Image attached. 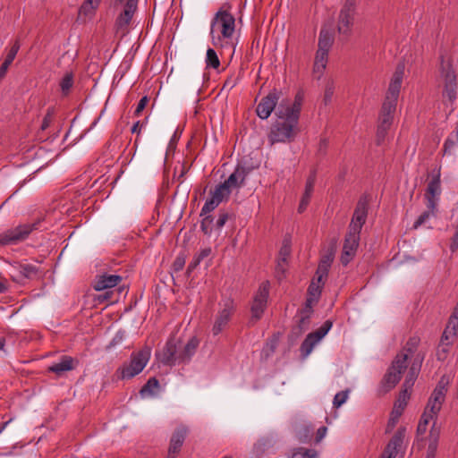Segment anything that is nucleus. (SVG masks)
<instances>
[{
    "label": "nucleus",
    "instance_id": "obj_2",
    "mask_svg": "<svg viewBox=\"0 0 458 458\" xmlns=\"http://www.w3.org/2000/svg\"><path fill=\"white\" fill-rule=\"evenodd\" d=\"M199 345V340L197 336L191 337L184 345L180 338L171 336L162 351L157 353V359L163 365L169 367L187 364L196 353Z\"/></svg>",
    "mask_w": 458,
    "mask_h": 458
},
{
    "label": "nucleus",
    "instance_id": "obj_12",
    "mask_svg": "<svg viewBox=\"0 0 458 458\" xmlns=\"http://www.w3.org/2000/svg\"><path fill=\"white\" fill-rule=\"evenodd\" d=\"M360 231H353L350 227H348V233H346L344 238L343 252L341 255V262L344 266L348 265V263L355 256L360 242Z\"/></svg>",
    "mask_w": 458,
    "mask_h": 458
},
{
    "label": "nucleus",
    "instance_id": "obj_44",
    "mask_svg": "<svg viewBox=\"0 0 458 458\" xmlns=\"http://www.w3.org/2000/svg\"><path fill=\"white\" fill-rule=\"evenodd\" d=\"M328 57V52L318 49L316 53L315 62L316 66L321 65V69L325 70Z\"/></svg>",
    "mask_w": 458,
    "mask_h": 458
},
{
    "label": "nucleus",
    "instance_id": "obj_38",
    "mask_svg": "<svg viewBox=\"0 0 458 458\" xmlns=\"http://www.w3.org/2000/svg\"><path fill=\"white\" fill-rule=\"evenodd\" d=\"M322 292V285L317 284L315 279L311 280L310 284L308 287V297L314 298V301H318Z\"/></svg>",
    "mask_w": 458,
    "mask_h": 458
},
{
    "label": "nucleus",
    "instance_id": "obj_23",
    "mask_svg": "<svg viewBox=\"0 0 458 458\" xmlns=\"http://www.w3.org/2000/svg\"><path fill=\"white\" fill-rule=\"evenodd\" d=\"M447 385H448V380L445 379V377H442L440 378V380L438 381L437 386L433 390L429 399H431L432 401H436L437 403H438L442 405L445 399V394L447 392V388H446Z\"/></svg>",
    "mask_w": 458,
    "mask_h": 458
},
{
    "label": "nucleus",
    "instance_id": "obj_41",
    "mask_svg": "<svg viewBox=\"0 0 458 458\" xmlns=\"http://www.w3.org/2000/svg\"><path fill=\"white\" fill-rule=\"evenodd\" d=\"M397 100L394 98H388L386 97L385 101L381 107L382 113H387L394 114L396 109Z\"/></svg>",
    "mask_w": 458,
    "mask_h": 458
},
{
    "label": "nucleus",
    "instance_id": "obj_54",
    "mask_svg": "<svg viewBox=\"0 0 458 458\" xmlns=\"http://www.w3.org/2000/svg\"><path fill=\"white\" fill-rule=\"evenodd\" d=\"M449 346L443 344H439L437 350V358L438 360H445L447 357V353L449 352Z\"/></svg>",
    "mask_w": 458,
    "mask_h": 458
},
{
    "label": "nucleus",
    "instance_id": "obj_55",
    "mask_svg": "<svg viewBox=\"0 0 458 458\" xmlns=\"http://www.w3.org/2000/svg\"><path fill=\"white\" fill-rule=\"evenodd\" d=\"M228 218H229V214L225 211L220 210L219 216L215 224V227L218 230L221 229L225 225Z\"/></svg>",
    "mask_w": 458,
    "mask_h": 458
},
{
    "label": "nucleus",
    "instance_id": "obj_6",
    "mask_svg": "<svg viewBox=\"0 0 458 458\" xmlns=\"http://www.w3.org/2000/svg\"><path fill=\"white\" fill-rule=\"evenodd\" d=\"M150 354L151 349L148 346L138 352H133L131 354L130 362L123 364L116 370L118 378L122 380L131 379L140 374L149 360Z\"/></svg>",
    "mask_w": 458,
    "mask_h": 458
},
{
    "label": "nucleus",
    "instance_id": "obj_39",
    "mask_svg": "<svg viewBox=\"0 0 458 458\" xmlns=\"http://www.w3.org/2000/svg\"><path fill=\"white\" fill-rule=\"evenodd\" d=\"M204 218L201 220L200 228L204 234L209 235L212 232V225L214 223V217L211 215L203 216Z\"/></svg>",
    "mask_w": 458,
    "mask_h": 458
},
{
    "label": "nucleus",
    "instance_id": "obj_50",
    "mask_svg": "<svg viewBox=\"0 0 458 458\" xmlns=\"http://www.w3.org/2000/svg\"><path fill=\"white\" fill-rule=\"evenodd\" d=\"M348 398V391H341L337 393L333 401V404L335 408L340 407L342 404H344Z\"/></svg>",
    "mask_w": 458,
    "mask_h": 458
},
{
    "label": "nucleus",
    "instance_id": "obj_10",
    "mask_svg": "<svg viewBox=\"0 0 458 458\" xmlns=\"http://www.w3.org/2000/svg\"><path fill=\"white\" fill-rule=\"evenodd\" d=\"M268 294L269 283L265 282L259 287V290L256 295L254 296L250 308L251 318L250 320V323L254 324L261 318L267 307Z\"/></svg>",
    "mask_w": 458,
    "mask_h": 458
},
{
    "label": "nucleus",
    "instance_id": "obj_16",
    "mask_svg": "<svg viewBox=\"0 0 458 458\" xmlns=\"http://www.w3.org/2000/svg\"><path fill=\"white\" fill-rule=\"evenodd\" d=\"M404 74V64H399L392 76L389 87L386 92V98L398 100L400 89L403 83Z\"/></svg>",
    "mask_w": 458,
    "mask_h": 458
},
{
    "label": "nucleus",
    "instance_id": "obj_45",
    "mask_svg": "<svg viewBox=\"0 0 458 458\" xmlns=\"http://www.w3.org/2000/svg\"><path fill=\"white\" fill-rule=\"evenodd\" d=\"M452 326L447 325L440 339V343L445 345H451L455 337H452Z\"/></svg>",
    "mask_w": 458,
    "mask_h": 458
},
{
    "label": "nucleus",
    "instance_id": "obj_47",
    "mask_svg": "<svg viewBox=\"0 0 458 458\" xmlns=\"http://www.w3.org/2000/svg\"><path fill=\"white\" fill-rule=\"evenodd\" d=\"M442 405L436 401H432L428 399L425 411L428 412V414H433V417L437 418V415L440 411Z\"/></svg>",
    "mask_w": 458,
    "mask_h": 458
},
{
    "label": "nucleus",
    "instance_id": "obj_25",
    "mask_svg": "<svg viewBox=\"0 0 458 458\" xmlns=\"http://www.w3.org/2000/svg\"><path fill=\"white\" fill-rule=\"evenodd\" d=\"M334 43V35L333 33L326 29H322L319 33L318 38V49L323 51L329 52L332 45Z\"/></svg>",
    "mask_w": 458,
    "mask_h": 458
},
{
    "label": "nucleus",
    "instance_id": "obj_31",
    "mask_svg": "<svg viewBox=\"0 0 458 458\" xmlns=\"http://www.w3.org/2000/svg\"><path fill=\"white\" fill-rule=\"evenodd\" d=\"M206 64L208 68L218 69L220 66V60L215 49L208 48L206 55Z\"/></svg>",
    "mask_w": 458,
    "mask_h": 458
},
{
    "label": "nucleus",
    "instance_id": "obj_17",
    "mask_svg": "<svg viewBox=\"0 0 458 458\" xmlns=\"http://www.w3.org/2000/svg\"><path fill=\"white\" fill-rule=\"evenodd\" d=\"M186 435L187 428L185 427H179L174 430L170 439L166 458H176L186 438Z\"/></svg>",
    "mask_w": 458,
    "mask_h": 458
},
{
    "label": "nucleus",
    "instance_id": "obj_24",
    "mask_svg": "<svg viewBox=\"0 0 458 458\" xmlns=\"http://www.w3.org/2000/svg\"><path fill=\"white\" fill-rule=\"evenodd\" d=\"M19 276L26 279H34L38 276V267L29 263H21L17 267Z\"/></svg>",
    "mask_w": 458,
    "mask_h": 458
},
{
    "label": "nucleus",
    "instance_id": "obj_26",
    "mask_svg": "<svg viewBox=\"0 0 458 458\" xmlns=\"http://www.w3.org/2000/svg\"><path fill=\"white\" fill-rule=\"evenodd\" d=\"M411 392L407 391V389H403L400 391L398 398L394 403V407L393 410V413H395L396 417L402 415L403 411L407 405V401L410 399Z\"/></svg>",
    "mask_w": 458,
    "mask_h": 458
},
{
    "label": "nucleus",
    "instance_id": "obj_15",
    "mask_svg": "<svg viewBox=\"0 0 458 458\" xmlns=\"http://www.w3.org/2000/svg\"><path fill=\"white\" fill-rule=\"evenodd\" d=\"M234 311V304L232 299H226L224 301L223 309L218 312L212 327L214 335H217L228 324L231 316Z\"/></svg>",
    "mask_w": 458,
    "mask_h": 458
},
{
    "label": "nucleus",
    "instance_id": "obj_52",
    "mask_svg": "<svg viewBox=\"0 0 458 458\" xmlns=\"http://www.w3.org/2000/svg\"><path fill=\"white\" fill-rule=\"evenodd\" d=\"M394 114L380 112L379 124L386 128H390L393 122Z\"/></svg>",
    "mask_w": 458,
    "mask_h": 458
},
{
    "label": "nucleus",
    "instance_id": "obj_28",
    "mask_svg": "<svg viewBox=\"0 0 458 458\" xmlns=\"http://www.w3.org/2000/svg\"><path fill=\"white\" fill-rule=\"evenodd\" d=\"M159 389V382L158 380L153 377H150L147 383L141 387L140 390V394L142 397L145 396H152L156 394V392Z\"/></svg>",
    "mask_w": 458,
    "mask_h": 458
},
{
    "label": "nucleus",
    "instance_id": "obj_34",
    "mask_svg": "<svg viewBox=\"0 0 458 458\" xmlns=\"http://www.w3.org/2000/svg\"><path fill=\"white\" fill-rule=\"evenodd\" d=\"M287 267V261H284V259H277V263L275 269V276L278 281H282L285 278Z\"/></svg>",
    "mask_w": 458,
    "mask_h": 458
},
{
    "label": "nucleus",
    "instance_id": "obj_11",
    "mask_svg": "<svg viewBox=\"0 0 458 458\" xmlns=\"http://www.w3.org/2000/svg\"><path fill=\"white\" fill-rule=\"evenodd\" d=\"M281 96V90H278L276 88L270 90L267 96L261 98L260 102L257 106V115L262 120L267 119L275 110Z\"/></svg>",
    "mask_w": 458,
    "mask_h": 458
},
{
    "label": "nucleus",
    "instance_id": "obj_1",
    "mask_svg": "<svg viewBox=\"0 0 458 458\" xmlns=\"http://www.w3.org/2000/svg\"><path fill=\"white\" fill-rule=\"evenodd\" d=\"M231 4H224L215 13L210 23L211 43L216 48L233 47L235 18L230 13Z\"/></svg>",
    "mask_w": 458,
    "mask_h": 458
},
{
    "label": "nucleus",
    "instance_id": "obj_46",
    "mask_svg": "<svg viewBox=\"0 0 458 458\" xmlns=\"http://www.w3.org/2000/svg\"><path fill=\"white\" fill-rule=\"evenodd\" d=\"M315 182H316V171H312L306 181L305 191L303 194H305L307 196H311L313 190H314Z\"/></svg>",
    "mask_w": 458,
    "mask_h": 458
},
{
    "label": "nucleus",
    "instance_id": "obj_42",
    "mask_svg": "<svg viewBox=\"0 0 458 458\" xmlns=\"http://www.w3.org/2000/svg\"><path fill=\"white\" fill-rule=\"evenodd\" d=\"M220 203L213 197L208 199L201 208L200 216H206L218 207Z\"/></svg>",
    "mask_w": 458,
    "mask_h": 458
},
{
    "label": "nucleus",
    "instance_id": "obj_64",
    "mask_svg": "<svg viewBox=\"0 0 458 458\" xmlns=\"http://www.w3.org/2000/svg\"><path fill=\"white\" fill-rule=\"evenodd\" d=\"M437 443H438L437 441L429 440L426 456H430L431 458H435L437 448Z\"/></svg>",
    "mask_w": 458,
    "mask_h": 458
},
{
    "label": "nucleus",
    "instance_id": "obj_59",
    "mask_svg": "<svg viewBox=\"0 0 458 458\" xmlns=\"http://www.w3.org/2000/svg\"><path fill=\"white\" fill-rule=\"evenodd\" d=\"M388 130H389V128L380 126V125L377 126V140H376L377 145H380L384 141Z\"/></svg>",
    "mask_w": 458,
    "mask_h": 458
},
{
    "label": "nucleus",
    "instance_id": "obj_43",
    "mask_svg": "<svg viewBox=\"0 0 458 458\" xmlns=\"http://www.w3.org/2000/svg\"><path fill=\"white\" fill-rule=\"evenodd\" d=\"M452 326L453 335L452 337H456L458 333V307H455L449 318L448 324Z\"/></svg>",
    "mask_w": 458,
    "mask_h": 458
},
{
    "label": "nucleus",
    "instance_id": "obj_13",
    "mask_svg": "<svg viewBox=\"0 0 458 458\" xmlns=\"http://www.w3.org/2000/svg\"><path fill=\"white\" fill-rule=\"evenodd\" d=\"M369 204V197L368 195L364 194L360 197L354 208L351 223L348 227H350L353 231H361L362 226L365 225L367 220Z\"/></svg>",
    "mask_w": 458,
    "mask_h": 458
},
{
    "label": "nucleus",
    "instance_id": "obj_5",
    "mask_svg": "<svg viewBox=\"0 0 458 458\" xmlns=\"http://www.w3.org/2000/svg\"><path fill=\"white\" fill-rule=\"evenodd\" d=\"M284 114L285 113H283L282 110L276 109V115L277 119L272 124L271 131L268 135V140L271 144L277 142H291L299 132V121L290 115Z\"/></svg>",
    "mask_w": 458,
    "mask_h": 458
},
{
    "label": "nucleus",
    "instance_id": "obj_36",
    "mask_svg": "<svg viewBox=\"0 0 458 458\" xmlns=\"http://www.w3.org/2000/svg\"><path fill=\"white\" fill-rule=\"evenodd\" d=\"M292 458H317V452L313 449L299 447L294 450Z\"/></svg>",
    "mask_w": 458,
    "mask_h": 458
},
{
    "label": "nucleus",
    "instance_id": "obj_49",
    "mask_svg": "<svg viewBox=\"0 0 458 458\" xmlns=\"http://www.w3.org/2000/svg\"><path fill=\"white\" fill-rule=\"evenodd\" d=\"M20 47H21V45H20L19 40L18 39L15 40V42L13 43L12 47L10 48V50H9V52H8L6 57H5V59H4V61L12 64V63L13 62V60H14V58H15V56H16V55H17V53H18V51L20 49Z\"/></svg>",
    "mask_w": 458,
    "mask_h": 458
},
{
    "label": "nucleus",
    "instance_id": "obj_21",
    "mask_svg": "<svg viewBox=\"0 0 458 458\" xmlns=\"http://www.w3.org/2000/svg\"><path fill=\"white\" fill-rule=\"evenodd\" d=\"M78 360L71 356H62L59 362L54 363L48 368L49 372H53L57 376H61L64 372L71 371L75 369Z\"/></svg>",
    "mask_w": 458,
    "mask_h": 458
},
{
    "label": "nucleus",
    "instance_id": "obj_35",
    "mask_svg": "<svg viewBox=\"0 0 458 458\" xmlns=\"http://www.w3.org/2000/svg\"><path fill=\"white\" fill-rule=\"evenodd\" d=\"M457 142H458V131L455 134L449 136L445 140V141L444 143V148H443L444 155H446V154L451 155L453 153V149L456 146Z\"/></svg>",
    "mask_w": 458,
    "mask_h": 458
},
{
    "label": "nucleus",
    "instance_id": "obj_27",
    "mask_svg": "<svg viewBox=\"0 0 458 458\" xmlns=\"http://www.w3.org/2000/svg\"><path fill=\"white\" fill-rule=\"evenodd\" d=\"M314 428L311 425H301L296 430V437L301 443H309L313 436Z\"/></svg>",
    "mask_w": 458,
    "mask_h": 458
},
{
    "label": "nucleus",
    "instance_id": "obj_4",
    "mask_svg": "<svg viewBox=\"0 0 458 458\" xmlns=\"http://www.w3.org/2000/svg\"><path fill=\"white\" fill-rule=\"evenodd\" d=\"M441 167L432 171V177L429 180L424 197L427 200V210H425L415 221L413 228L417 229L423 225L429 217L436 216L437 213V203L441 194Z\"/></svg>",
    "mask_w": 458,
    "mask_h": 458
},
{
    "label": "nucleus",
    "instance_id": "obj_60",
    "mask_svg": "<svg viewBox=\"0 0 458 458\" xmlns=\"http://www.w3.org/2000/svg\"><path fill=\"white\" fill-rule=\"evenodd\" d=\"M52 117H53V112L50 109H48L46 115L44 116L42 123L40 125L41 131H45L49 127V125L52 122Z\"/></svg>",
    "mask_w": 458,
    "mask_h": 458
},
{
    "label": "nucleus",
    "instance_id": "obj_20",
    "mask_svg": "<svg viewBox=\"0 0 458 458\" xmlns=\"http://www.w3.org/2000/svg\"><path fill=\"white\" fill-rule=\"evenodd\" d=\"M303 98V93L298 91L294 97L293 103L291 106H284L283 103H280V105L277 107V110H282L283 113H285L284 115H290L291 117L299 121Z\"/></svg>",
    "mask_w": 458,
    "mask_h": 458
},
{
    "label": "nucleus",
    "instance_id": "obj_14",
    "mask_svg": "<svg viewBox=\"0 0 458 458\" xmlns=\"http://www.w3.org/2000/svg\"><path fill=\"white\" fill-rule=\"evenodd\" d=\"M253 167L238 163L233 173L224 182V183L231 190L232 188H241L245 184L246 177L252 172Z\"/></svg>",
    "mask_w": 458,
    "mask_h": 458
},
{
    "label": "nucleus",
    "instance_id": "obj_18",
    "mask_svg": "<svg viewBox=\"0 0 458 458\" xmlns=\"http://www.w3.org/2000/svg\"><path fill=\"white\" fill-rule=\"evenodd\" d=\"M404 437L405 428H398L387 444L384 453L381 455V458H395L399 448L403 443Z\"/></svg>",
    "mask_w": 458,
    "mask_h": 458
},
{
    "label": "nucleus",
    "instance_id": "obj_56",
    "mask_svg": "<svg viewBox=\"0 0 458 458\" xmlns=\"http://www.w3.org/2000/svg\"><path fill=\"white\" fill-rule=\"evenodd\" d=\"M184 265H185V257H184V255H179L174 259V263L172 265V267H173V270L174 272H179V271H181L183 268Z\"/></svg>",
    "mask_w": 458,
    "mask_h": 458
},
{
    "label": "nucleus",
    "instance_id": "obj_30",
    "mask_svg": "<svg viewBox=\"0 0 458 458\" xmlns=\"http://www.w3.org/2000/svg\"><path fill=\"white\" fill-rule=\"evenodd\" d=\"M211 197L216 199L219 203L227 199L231 194V190L224 183L216 186L215 190L210 192Z\"/></svg>",
    "mask_w": 458,
    "mask_h": 458
},
{
    "label": "nucleus",
    "instance_id": "obj_3",
    "mask_svg": "<svg viewBox=\"0 0 458 458\" xmlns=\"http://www.w3.org/2000/svg\"><path fill=\"white\" fill-rule=\"evenodd\" d=\"M420 341L417 336L409 338L403 351L396 354L380 382L383 393L389 392L400 382L403 372L408 368L409 356L416 352Z\"/></svg>",
    "mask_w": 458,
    "mask_h": 458
},
{
    "label": "nucleus",
    "instance_id": "obj_8",
    "mask_svg": "<svg viewBox=\"0 0 458 458\" xmlns=\"http://www.w3.org/2000/svg\"><path fill=\"white\" fill-rule=\"evenodd\" d=\"M40 220H38L33 223L20 225L13 229L6 230L5 232L0 233V245H11L16 244L19 242L25 240L30 233L37 230Z\"/></svg>",
    "mask_w": 458,
    "mask_h": 458
},
{
    "label": "nucleus",
    "instance_id": "obj_29",
    "mask_svg": "<svg viewBox=\"0 0 458 458\" xmlns=\"http://www.w3.org/2000/svg\"><path fill=\"white\" fill-rule=\"evenodd\" d=\"M420 368V364L417 365L416 362H413L411 364V366L409 369L408 375L406 376V378L403 385V389H407V391H409V389H411V387L413 386L414 382L417 378Z\"/></svg>",
    "mask_w": 458,
    "mask_h": 458
},
{
    "label": "nucleus",
    "instance_id": "obj_61",
    "mask_svg": "<svg viewBox=\"0 0 458 458\" xmlns=\"http://www.w3.org/2000/svg\"><path fill=\"white\" fill-rule=\"evenodd\" d=\"M148 103V98L147 96H144L143 98H141L137 105L135 111H134V114L136 116H139L140 114V113L145 109Z\"/></svg>",
    "mask_w": 458,
    "mask_h": 458
},
{
    "label": "nucleus",
    "instance_id": "obj_58",
    "mask_svg": "<svg viewBox=\"0 0 458 458\" xmlns=\"http://www.w3.org/2000/svg\"><path fill=\"white\" fill-rule=\"evenodd\" d=\"M112 296H113V292L112 291H106L103 293H100V294H98L96 297H95V301H97L98 303H104L106 301H112Z\"/></svg>",
    "mask_w": 458,
    "mask_h": 458
},
{
    "label": "nucleus",
    "instance_id": "obj_57",
    "mask_svg": "<svg viewBox=\"0 0 458 458\" xmlns=\"http://www.w3.org/2000/svg\"><path fill=\"white\" fill-rule=\"evenodd\" d=\"M314 302H317L316 301H314V298L307 297L306 301H305V306L300 311L301 315H309V316H310L311 313L313 312L312 304Z\"/></svg>",
    "mask_w": 458,
    "mask_h": 458
},
{
    "label": "nucleus",
    "instance_id": "obj_40",
    "mask_svg": "<svg viewBox=\"0 0 458 458\" xmlns=\"http://www.w3.org/2000/svg\"><path fill=\"white\" fill-rule=\"evenodd\" d=\"M335 91V84L333 81H328L325 87L323 103L327 106L332 101V98Z\"/></svg>",
    "mask_w": 458,
    "mask_h": 458
},
{
    "label": "nucleus",
    "instance_id": "obj_51",
    "mask_svg": "<svg viewBox=\"0 0 458 458\" xmlns=\"http://www.w3.org/2000/svg\"><path fill=\"white\" fill-rule=\"evenodd\" d=\"M291 254V246L290 243L284 240L283 242V245L279 250V258L278 259H284V261H287L288 257Z\"/></svg>",
    "mask_w": 458,
    "mask_h": 458
},
{
    "label": "nucleus",
    "instance_id": "obj_53",
    "mask_svg": "<svg viewBox=\"0 0 458 458\" xmlns=\"http://www.w3.org/2000/svg\"><path fill=\"white\" fill-rule=\"evenodd\" d=\"M357 0H345L342 12L355 15Z\"/></svg>",
    "mask_w": 458,
    "mask_h": 458
},
{
    "label": "nucleus",
    "instance_id": "obj_22",
    "mask_svg": "<svg viewBox=\"0 0 458 458\" xmlns=\"http://www.w3.org/2000/svg\"><path fill=\"white\" fill-rule=\"evenodd\" d=\"M353 20L354 14L340 11L337 25L338 32L348 37L351 33V28L353 25Z\"/></svg>",
    "mask_w": 458,
    "mask_h": 458
},
{
    "label": "nucleus",
    "instance_id": "obj_7",
    "mask_svg": "<svg viewBox=\"0 0 458 458\" xmlns=\"http://www.w3.org/2000/svg\"><path fill=\"white\" fill-rule=\"evenodd\" d=\"M439 75L444 83L443 97L453 103L457 97V75L451 60L440 56Z\"/></svg>",
    "mask_w": 458,
    "mask_h": 458
},
{
    "label": "nucleus",
    "instance_id": "obj_19",
    "mask_svg": "<svg viewBox=\"0 0 458 458\" xmlns=\"http://www.w3.org/2000/svg\"><path fill=\"white\" fill-rule=\"evenodd\" d=\"M122 279V276L117 275L103 274L96 277L93 288L98 292L107 290L118 285Z\"/></svg>",
    "mask_w": 458,
    "mask_h": 458
},
{
    "label": "nucleus",
    "instance_id": "obj_37",
    "mask_svg": "<svg viewBox=\"0 0 458 458\" xmlns=\"http://www.w3.org/2000/svg\"><path fill=\"white\" fill-rule=\"evenodd\" d=\"M316 344L317 343H315L312 338H309V335H307L306 338L303 340L300 347L301 355L304 358L307 357L312 352Z\"/></svg>",
    "mask_w": 458,
    "mask_h": 458
},
{
    "label": "nucleus",
    "instance_id": "obj_9",
    "mask_svg": "<svg viewBox=\"0 0 458 458\" xmlns=\"http://www.w3.org/2000/svg\"><path fill=\"white\" fill-rule=\"evenodd\" d=\"M117 2L123 4V11L117 16L114 29L116 33L123 36L137 10L139 0H117Z\"/></svg>",
    "mask_w": 458,
    "mask_h": 458
},
{
    "label": "nucleus",
    "instance_id": "obj_62",
    "mask_svg": "<svg viewBox=\"0 0 458 458\" xmlns=\"http://www.w3.org/2000/svg\"><path fill=\"white\" fill-rule=\"evenodd\" d=\"M310 316H309V315H301V317L298 322V327L300 328L301 332L307 329L308 324L310 322Z\"/></svg>",
    "mask_w": 458,
    "mask_h": 458
},
{
    "label": "nucleus",
    "instance_id": "obj_48",
    "mask_svg": "<svg viewBox=\"0 0 458 458\" xmlns=\"http://www.w3.org/2000/svg\"><path fill=\"white\" fill-rule=\"evenodd\" d=\"M98 7L91 4V3H88V1H84L83 4H81V6L80 7V10H79V15H85V16H88V15H92L94 14L95 13V10L97 9Z\"/></svg>",
    "mask_w": 458,
    "mask_h": 458
},
{
    "label": "nucleus",
    "instance_id": "obj_32",
    "mask_svg": "<svg viewBox=\"0 0 458 458\" xmlns=\"http://www.w3.org/2000/svg\"><path fill=\"white\" fill-rule=\"evenodd\" d=\"M435 417H433V414H428L427 411H424L423 414L420 417V420L419 421L418 427H417V434L418 435H423L427 431V427L428 425V422L430 420H433Z\"/></svg>",
    "mask_w": 458,
    "mask_h": 458
},
{
    "label": "nucleus",
    "instance_id": "obj_33",
    "mask_svg": "<svg viewBox=\"0 0 458 458\" xmlns=\"http://www.w3.org/2000/svg\"><path fill=\"white\" fill-rule=\"evenodd\" d=\"M73 85V74L66 73L60 81L62 93L66 96Z\"/></svg>",
    "mask_w": 458,
    "mask_h": 458
},
{
    "label": "nucleus",
    "instance_id": "obj_63",
    "mask_svg": "<svg viewBox=\"0 0 458 458\" xmlns=\"http://www.w3.org/2000/svg\"><path fill=\"white\" fill-rule=\"evenodd\" d=\"M335 253L333 250L327 251L325 255H323L320 259V261L323 264H326L329 267H331L333 260H334Z\"/></svg>",
    "mask_w": 458,
    "mask_h": 458
}]
</instances>
